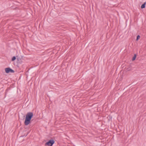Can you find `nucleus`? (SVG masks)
I'll return each mask as SVG.
<instances>
[{
	"label": "nucleus",
	"instance_id": "nucleus-1",
	"mask_svg": "<svg viewBox=\"0 0 146 146\" xmlns=\"http://www.w3.org/2000/svg\"><path fill=\"white\" fill-rule=\"evenodd\" d=\"M33 113L32 112H28L26 115L24 124L25 125H27L30 123L31 120L33 117Z\"/></svg>",
	"mask_w": 146,
	"mask_h": 146
},
{
	"label": "nucleus",
	"instance_id": "nucleus-2",
	"mask_svg": "<svg viewBox=\"0 0 146 146\" xmlns=\"http://www.w3.org/2000/svg\"><path fill=\"white\" fill-rule=\"evenodd\" d=\"M54 143V141L52 139H51L49 140L48 142L45 144V145L48 146H52Z\"/></svg>",
	"mask_w": 146,
	"mask_h": 146
},
{
	"label": "nucleus",
	"instance_id": "nucleus-3",
	"mask_svg": "<svg viewBox=\"0 0 146 146\" xmlns=\"http://www.w3.org/2000/svg\"><path fill=\"white\" fill-rule=\"evenodd\" d=\"M5 71L7 73H8L9 72L14 73V71L9 68H5Z\"/></svg>",
	"mask_w": 146,
	"mask_h": 146
},
{
	"label": "nucleus",
	"instance_id": "nucleus-4",
	"mask_svg": "<svg viewBox=\"0 0 146 146\" xmlns=\"http://www.w3.org/2000/svg\"><path fill=\"white\" fill-rule=\"evenodd\" d=\"M146 3L145 2L141 6V8L142 9L144 8L145 7Z\"/></svg>",
	"mask_w": 146,
	"mask_h": 146
},
{
	"label": "nucleus",
	"instance_id": "nucleus-5",
	"mask_svg": "<svg viewBox=\"0 0 146 146\" xmlns=\"http://www.w3.org/2000/svg\"><path fill=\"white\" fill-rule=\"evenodd\" d=\"M136 57V54H134V56L132 58V60L133 61L135 59Z\"/></svg>",
	"mask_w": 146,
	"mask_h": 146
},
{
	"label": "nucleus",
	"instance_id": "nucleus-6",
	"mask_svg": "<svg viewBox=\"0 0 146 146\" xmlns=\"http://www.w3.org/2000/svg\"><path fill=\"white\" fill-rule=\"evenodd\" d=\"M16 59V57L15 56H14L13 57V58H12V61H13L15 60Z\"/></svg>",
	"mask_w": 146,
	"mask_h": 146
},
{
	"label": "nucleus",
	"instance_id": "nucleus-7",
	"mask_svg": "<svg viewBox=\"0 0 146 146\" xmlns=\"http://www.w3.org/2000/svg\"><path fill=\"white\" fill-rule=\"evenodd\" d=\"M140 38V36L139 35H138L137 36L136 40H137Z\"/></svg>",
	"mask_w": 146,
	"mask_h": 146
}]
</instances>
